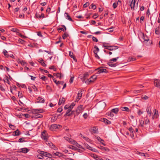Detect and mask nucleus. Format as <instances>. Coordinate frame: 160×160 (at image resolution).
<instances>
[{
  "mask_svg": "<svg viewBox=\"0 0 160 160\" xmlns=\"http://www.w3.org/2000/svg\"><path fill=\"white\" fill-rule=\"evenodd\" d=\"M109 43H106V42L103 43V47L105 48L108 49L110 51L115 50L118 49V46H108V45H105V44H108Z\"/></svg>",
  "mask_w": 160,
  "mask_h": 160,
  "instance_id": "f257e3e1",
  "label": "nucleus"
},
{
  "mask_svg": "<svg viewBox=\"0 0 160 160\" xmlns=\"http://www.w3.org/2000/svg\"><path fill=\"white\" fill-rule=\"evenodd\" d=\"M41 137L43 140L45 141L48 140V136L46 131L44 130L42 132Z\"/></svg>",
  "mask_w": 160,
  "mask_h": 160,
  "instance_id": "f03ea898",
  "label": "nucleus"
},
{
  "mask_svg": "<svg viewBox=\"0 0 160 160\" xmlns=\"http://www.w3.org/2000/svg\"><path fill=\"white\" fill-rule=\"evenodd\" d=\"M64 138L65 140L68 141L71 144H72L73 145H75L77 144V143L75 140H73V139L71 138H69L67 137H64Z\"/></svg>",
  "mask_w": 160,
  "mask_h": 160,
  "instance_id": "7ed1b4c3",
  "label": "nucleus"
},
{
  "mask_svg": "<svg viewBox=\"0 0 160 160\" xmlns=\"http://www.w3.org/2000/svg\"><path fill=\"white\" fill-rule=\"evenodd\" d=\"M95 70L98 71V73H107L108 72L106 70V69L103 68L102 67L99 68L95 69Z\"/></svg>",
  "mask_w": 160,
  "mask_h": 160,
  "instance_id": "20e7f679",
  "label": "nucleus"
},
{
  "mask_svg": "<svg viewBox=\"0 0 160 160\" xmlns=\"http://www.w3.org/2000/svg\"><path fill=\"white\" fill-rule=\"evenodd\" d=\"M45 143L48 146H50L51 148L54 150H56L57 148L55 146L53 145L51 142L48 141V140L45 141Z\"/></svg>",
  "mask_w": 160,
  "mask_h": 160,
  "instance_id": "39448f33",
  "label": "nucleus"
},
{
  "mask_svg": "<svg viewBox=\"0 0 160 160\" xmlns=\"http://www.w3.org/2000/svg\"><path fill=\"white\" fill-rule=\"evenodd\" d=\"M8 76L6 75L4 77L3 81L5 84H8L9 85L10 84L9 80L10 78V76L9 75H8Z\"/></svg>",
  "mask_w": 160,
  "mask_h": 160,
  "instance_id": "423d86ee",
  "label": "nucleus"
},
{
  "mask_svg": "<svg viewBox=\"0 0 160 160\" xmlns=\"http://www.w3.org/2000/svg\"><path fill=\"white\" fill-rule=\"evenodd\" d=\"M40 153L43 156H45L46 157H52V155L49 153H48L46 152H45L43 151H40Z\"/></svg>",
  "mask_w": 160,
  "mask_h": 160,
  "instance_id": "0eeeda50",
  "label": "nucleus"
},
{
  "mask_svg": "<svg viewBox=\"0 0 160 160\" xmlns=\"http://www.w3.org/2000/svg\"><path fill=\"white\" fill-rule=\"evenodd\" d=\"M74 111H72V109H70V108L67 109L66 112V113L65 115L67 116H70L71 115L74 114Z\"/></svg>",
  "mask_w": 160,
  "mask_h": 160,
  "instance_id": "6e6552de",
  "label": "nucleus"
},
{
  "mask_svg": "<svg viewBox=\"0 0 160 160\" xmlns=\"http://www.w3.org/2000/svg\"><path fill=\"white\" fill-rule=\"evenodd\" d=\"M154 85L156 87L160 88V80L155 79L154 80Z\"/></svg>",
  "mask_w": 160,
  "mask_h": 160,
  "instance_id": "1a4fd4ad",
  "label": "nucleus"
},
{
  "mask_svg": "<svg viewBox=\"0 0 160 160\" xmlns=\"http://www.w3.org/2000/svg\"><path fill=\"white\" fill-rule=\"evenodd\" d=\"M84 145L85 148L91 150V151L94 152H96V149L95 148L91 147L90 146H89L87 144L84 143Z\"/></svg>",
  "mask_w": 160,
  "mask_h": 160,
  "instance_id": "9d476101",
  "label": "nucleus"
},
{
  "mask_svg": "<svg viewBox=\"0 0 160 160\" xmlns=\"http://www.w3.org/2000/svg\"><path fill=\"white\" fill-rule=\"evenodd\" d=\"M13 136H18L20 134V132L18 129H17L16 131L11 132V133Z\"/></svg>",
  "mask_w": 160,
  "mask_h": 160,
  "instance_id": "9b49d317",
  "label": "nucleus"
},
{
  "mask_svg": "<svg viewBox=\"0 0 160 160\" xmlns=\"http://www.w3.org/2000/svg\"><path fill=\"white\" fill-rule=\"evenodd\" d=\"M82 90H80L78 91L77 96L76 100L78 101L81 99L82 95Z\"/></svg>",
  "mask_w": 160,
  "mask_h": 160,
  "instance_id": "f8f14e48",
  "label": "nucleus"
},
{
  "mask_svg": "<svg viewBox=\"0 0 160 160\" xmlns=\"http://www.w3.org/2000/svg\"><path fill=\"white\" fill-rule=\"evenodd\" d=\"M52 156H57L59 157H61L63 156V154L62 153L59 152H53L52 154Z\"/></svg>",
  "mask_w": 160,
  "mask_h": 160,
  "instance_id": "ddd939ff",
  "label": "nucleus"
},
{
  "mask_svg": "<svg viewBox=\"0 0 160 160\" xmlns=\"http://www.w3.org/2000/svg\"><path fill=\"white\" fill-rule=\"evenodd\" d=\"M44 99L41 97H39L37 99V102L38 103H44Z\"/></svg>",
  "mask_w": 160,
  "mask_h": 160,
  "instance_id": "4468645a",
  "label": "nucleus"
},
{
  "mask_svg": "<svg viewBox=\"0 0 160 160\" xmlns=\"http://www.w3.org/2000/svg\"><path fill=\"white\" fill-rule=\"evenodd\" d=\"M82 105H80L78 107L77 109L76 110V112L77 114H78L80 113V111L82 109Z\"/></svg>",
  "mask_w": 160,
  "mask_h": 160,
  "instance_id": "2eb2a0df",
  "label": "nucleus"
},
{
  "mask_svg": "<svg viewBox=\"0 0 160 160\" xmlns=\"http://www.w3.org/2000/svg\"><path fill=\"white\" fill-rule=\"evenodd\" d=\"M65 101V98H60L58 102V105H61L62 104L64 103Z\"/></svg>",
  "mask_w": 160,
  "mask_h": 160,
  "instance_id": "dca6fc26",
  "label": "nucleus"
},
{
  "mask_svg": "<svg viewBox=\"0 0 160 160\" xmlns=\"http://www.w3.org/2000/svg\"><path fill=\"white\" fill-rule=\"evenodd\" d=\"M136 1L135 0H132V2L130 4V8L132 9L133 10L134 9L135 4Z\"/></svg>",
  "mask_w": 160,
  "mask_h": 160,
  "instance_id": "f3484780",
  "label": "nucleus"
},
{
  "mask_svg": "<svg viewBox=\"0 0 160 160\" xmlns=\"http://www.w3.org/2000/svg\"><path fill=\"white\" fill-rule=\"evenodd\" d=\"M20 152L26 153L28 152L29 150L27 148H23L21 149L20 150Z\"/></svg>",
  "mask_w": 160,
  "mask_h": 160,
  "instance_id": "a211bd4d",
  "label": "nucleus"
},
{
  "mask_svg": "<svg viewBox=\"0 0 160 160\" xmlns=\"http://www.w3.org/2000/svg\"><path fill=\"white\" fill-rule=\"evenodd\" d=\"M65 17L66 18L69 20L73 22V21L71 18L70 16L68 15V13L67 12H65L64 14Z\"/></svg>",
  "mask_w": 160,
  "mask_h": 160,
  "instance_id": "6ab92c4d",
  "label": "nucleus"
},
{
  "mask_svg": "<svg viewBox=\"0 0 160 160\" xmlns=\"http://www.w3.org/2000/svg\"><path fill=\"white\" fill-rule=\"evenodd\" d=\"M11 31L13 32H16V35L19 34V30L17 28H12L11 29Z\"/></svg>",
  "mask_w": 160,
  "mask_h": 160,
  "instance_id": "aec40b11",
  "label": "nucleus"
},
{
  "mask_svg": "<svg viewBox=\"0 0 160 160\" xmlns=\"http://www.w3.org/2000/svg\"><path fill=\"white\" fill-rule=\"evenodd\" d=\"M57 126L56 124L52 125L50 127V129L52 131H53L54 129L57 128Z\"/></svg>",
  "mask_w": 160,
  "mask_h": 160,
  "instance_id": "412c9836",
  "label": "nucleus"
},
{
  "mask_svg": "<svg viewBox=\"0 0 160 160\" xmlns=\"http://www.w3.org/2000/svg\"><path fill=\"white\" fill-rule=\"evenodd\" d=\"M119 109L118 108H115L112 109L111 111L112 113L117 114L119 111Z\"/></svg>",
  "mask_w": 160,
  "mask_h": 160,
  "instance_id": "4be33fe9",
  "label": "nucleus"
},
{
  "mask_svg": "<svg viewBox=\"0 0 160 160\" xmlns=\"http://www.w3.org/2000/svg\"><path fill=\"white\" fill-rule=\"evenodd\" d=\"M142 38L144 40V42H148L149 40V39L148 36L146 35H144V34H143Z\"/></svg>",
  "mask_w": 160,
  "mask_h": 160,
  "instance_id": "5701e85b",
  "label": "nucleus"
},
{
  "mask_svg": "<svg viewBox=\"0 0 160 160\" xmlns=\"http://www.w3.org/2000/svg\"><path fill=\"white\" fill-rule=\"evenodd\" d=\"M35 112L38 114V113H42L43 112V110L41 109H35L34 111Z\"/></svg>",
  "mask_w": 160,
  "mask_h": 160,
  "instance_id": "b1692460",
  "label": "nucleus"
},
{
  "mask_svg": "<svg viewBox=\"0 0 160 160\" xmlns=\"http://www.w3.org/2000/svg\"><path fill=\"white\" fill-rule=\"evenodd\" d=\"M108 65L111 67H115L117 66L116 63H112V62H109L108 63Z\"/></svg>",
  "mask_w": 160,
  "mask_h": 160,
  "instance_id": "393cba45",
  "label": "nucleus"
},
{
  "mask_svg": "<svg viewBox=\"0 0 160 160\" xmlns=\"http://www.w3.org/2000/svg\"><path fill=\"white\" fill-rule=\"evenodd\" d=\"M103 122L106 124H109L111 123V122L107 119L103 118L102 119Z\"/></svg>",
  "mask_w": 160,
  "mask_h": 160,
  "instance_id": "a878e982",
  "label": "nucleus"
},
{
  "mask_svg": "<svg viewBox=\"0 0 160 160\" xmlns=\"http://www.w3.org/2000/svg\"><path fill=\"white\" fill-rule=\"evenodd\" d=\"M144 120L145 124L146 125H148V123L150 122V120L148 118V117L147 116L145 117L144 118Z\"/></svg>",
  "mask_w": 160,
  "mask_h": 160,
  "instance_id": "bb28decb",
  "label": "nucleus"
},
{
  "mask_svg": "<svg viewBox=\"0 0 160 160\" xmlns=\"http://www.w3.org/2000/svg\"><path fill=\"white\" fill-rule=\"evenodd\" d=\"M155 112L154 113V114L152 117L153 119H154V117H155L156 118H157L158 116V111H156V109L154 110Z\"/></svg>",
  "mask_w": 160,
  "mask_h": 160,
  "instance_id": "cd10ccee",
  "label": "nucleus"
},
{
  "mask_svg": "<svg viewBox=\"0 0 160 160\" xmlns=\"http://www.w3.org/2000/svg\"><path fill=\"white\" fill-rule=\"evenodd\" d=\"M39 62L42 65V66H46V64L44 63L43 60L42 59H39Z\"/></svg>",
  "mask_w": 160,
  "mask_h": 160,
  "instance_id": "c85d7f7f",
  "label": "nucleus"
},
{
  "mask_svg": "<svg viewBox=\"0 0 160 160\" xmlns=\"http://www.w3.org/2000/svg\"><path fill=\"white\" fill-rule=\"evenodd\" d=\"M80 136L82 138H83L84 139H85V140H86L87 141L89 142V138H88L87 137H85L83 135L80 134Z\"/></svg>",
  "mask_w": 160,
  "mask_h": 160,
  "instance_id": "c756f323",
  "label": "nucleus"
},
{
  "mask_svg": "<svg viewBox=\"0 0 160 160\" xmlns=\"http://www.w3.org/2000/svg\"><path fill=\"white\" fill-rule=\"evenodd\" d=\"M119 58V57H117L116 58H112L111 59H110L109 60V61L111 62H112V63L113 62H115L117 61V59H118Z\"/></svg>",
  "mask_w": 160,
  "mask_h": 160,
  "instance_id": "7c9ffc66",
  "label": "nucleus"
},
{
  "mask_svg": "<svg viewBox=\"0 0 160 160\" xmlns=\"http://www.w3.org/2000/svg\"><path fill=\"white\" fill-rule=\"evenodd\" d=\"M146 111L148 114H149L150 116L152 112L151 111L150 108L149 107H147Z\"/></svg>",
  "mask_w": 160,
  "mask_h": 160,
  "instance_id": "2f4dec72",
  "label": "nucleus"
},
{
  "mask_svg": "<svg viewBox=\"0 0 160 160\" xmlns=\"http://www.w3.org/2000/svg\"><path fill=\"white\" fill-rule=\"evenodd\" d=\"M94 48L96 49L95 50H94L93 52L94 53H98L99 51V49L97 46H94Z\"/></svg>",
  "mask_w": 160,
  "mask_h": 160,
  "instance_id": "473e14b6",
  "label": "nucleus"
},
{
  "mask_svg": "<svg viewBox=\"0 0 160 160\" xmlns=\"http://www.w3.org/2000/svg\"><path fill=\"white\" fill-rule=\"evenodd\" d=\"M128 130L130 132V134L131 135H133V136H134L133 132H134V130L133 129V128L132 127H131L129 128Z\"/></svg>",
  "mask_w": 160,
  "mask_h": 160,
  "instance_id": "72a5a7b5",
  "label": "nucleus"
},
{
  "mask_svg": "<svg viewBox=\"0 0 160 160\" xmlns=\"http://www.w3.org/2000/svg\"><path fill=\"white\" fill-rule=\"evenodd\" d=\"M53 80L54 82L57 85L59 84V83H62V84H63V82H62L60 81H57V80H55L54 79H53Z\"/></svg>",
  "mask_w": 160,
  "mask_h": 160,
  "instance_id": "f704fd0d",
  "label": "nucleus"
},
{
  "mask_svg": "<svg viewBox=\"0 0 160 160\" xmlns=\"http://www.w3.org/2000/svg\"><path fill=\"white\" fill-rule=\"evenodd\" d=\"M94 81L92 78H90L89 79L87 80L86 82V83L89 84V82H93Z\"/></svg>",
  "mask_w": 160,
  "mask_h": 160,
  "instance_id": "c9c22d12",
  "label": "nucleus"
},
{
  "mask_svg": "<svg viewBox=\"0 0 160 160\" xmlns=\"http://www.w3.org/2000/svg\"><path fill=\"white\" fill-rule=\"evenodd\" d=\"M121 108V110L123 111H125L127 112H128L129 111V109L128 108L126 107H122Z\"/></svg>",
  "mask_w": 160,
  "mask_h": 160,
  "instance_id": "e433bc0d",
  "label": "nucleus"
},
{
  "mask_svg": "<svg viewBox=\"0 0 160 160\" xmlns=\"http://www.w3.org/2000/svg\"><path fill=\"white\" fill-rule=\"evenodd\" d=\"M3 53L5 57L7 58L8 57L9 55L8 54V52L6 50H4L3 51Z\"/></svg>",
  "mask_w": 160,
  "mask_h": 160,
  "instance_id": "4c0bfd02",
  "label": "nucleus"
},
{
  "mask_svg": "<svg viewBox=\"0 0 160 160\" xmlns=\"http://www.w3.org/2000/svg\"><path fill=\"white\" fill-rule=\"evenodd\" d=\"M37 158L38 159H43L44 158V157L40 153L37 155Z\"/></svg>",
  "mask_w": 160,
  "mask_h": 160,
  "instance_id": "58836bf2",
  "label": "nucleus"
},
{
  "mask_svg": "<svg viewBox=\"0 0 160 160\" xmlns=\"http://www.w3.org/2000/svg\"><path fill=\"white\" fill-rule=\"evenodd\" d=\"M144 121L143 120H141L140 121V125L142 127H144Z\"/></svg>",
  "mask_w": 160,
  "mask_h": 160,
  "instance_id": "ea45409f",
  "label": "nucleus"
},
{
  "mask_svg": "<svg viewBox=\"0 0 160 160\" xmlns=\"http://www.w3.org/2000/svg\"><path fill=\"white\" fill-rule=\"evenodd\" d=\"M18 63H20L22 65H24V64H25V62L23 61V60L21 61L20 59L18 60Z\"/></svg>",
  "mask_w": 160,
  "mask_h": 160,
  "instance_id": "a19ab883",
  "label": "nucleus"
},
{
  "mask_svg": "<svg viewBox=\"0 0 160 160\" xmlns=\"http://www.w3.org/2000/svg\"><path fill=\"white\" fill-rule=\"evenodd\" d=\"M68 34L66 33H64L62 35V37L63 39H65L68 36Z\"/></svg>",
  "mask_w": 160,
  "mask_h": 160,
  "instance_id": "79ce46f5",
  "label": "nucleus"
},
{
  "mask_svg": "<svg viewBox=\"0 0 160 160\" xmlns=\"http://www.w3.org/2000/svg\"><path fill=\"white\" fill-rule=\"evenodd\" d=\"M155 33L157 34H159L160 33L159 29L158 28H156L155 30Z\"/></svg>",
  "mask_w": 160,
  "mask_h": 160,
  "instance_id": "37998d69",
  "label": "nucleus"
},
{
  "mask_svg": "<svg viewBox=\"0 0 160 160\" xmlns=\"http://www.w3.org/2000/svg\"><path fill=\"white\" fill-rule=\"evenodd\" d=\"M49 68L50 69H53L54 71H56L57 68L54 66L52 65L50 66Z\"/></svg>",
  "mask_w": 160,
  "mask_h": 160,
  "instance_id": "c03bdc74",
  "label": "nucleus"
},
{
  "mask_svg": "<svg viewBox=\"0 0 160 160\" xmlns=\"http://www.w3.org/2000/svg\"><path fill=\"white\" fill-rule=\"evenodd\" d=\"M89 5V2H86L85 4L83 5V7L85 8L87 7Z\"/></svg>",
  "mask_w": 160,
  "mask_h": 160,
  "instance_id": "a18cd8bd",
  "label": "nucleus"
},
{
  "mask_svg": "<svg viewBox=\"0 0 160 160\" xmlns=\"http://www.w3.org/2000/svg\"><path fill=\"white\" fill-rule=\"evenodd\" d=\"M69 55L71 58H73L74 60H75L74 58V56L73 55V53L71 51L69 52Z\"/></svg>",
  "mask_w": 160,
  "mask_h": 160,
  "instance_id": "49530a36",
  "label": "nucleus"
},
{
  "mask_svg": "<svg viewBox=\"0 0 160 160\" xmlns=\"http://www.w3.org/2000/svg\"><path fill=\"white\" fill-rule=\"evenodd\" d=\"M75 103L74 102L72 103L70 105H69L70 109H72L75 105Z\"/></svg>",
  "mask_w": 160,
  "mask_h": 160,
  "instance_id": "de8ad7c7",
  "label": "nucleus"
},
{
  "mask_svg": "<svg viewBox=\"0 0 160 160\" xmlns=\"http://www.w3.org/2000/svg\"><path fill=\"white\" fill-rule=\"evenodd\" d=\"M92 132L94 133H97L98 132V130L96 128L94 127L92 129Z\"/></svg>",
  "mask_w": 160,
  "mask_h": 160,
  "instance_id": "09e8293b",
  "label": "nucleus"
},
{
  "mask_svg": "<svg viewBox=\"0 0 160 160\" xmlns=\"http://www.w3.org/2000/svg\"><path fill=\"white\" fill-rule=\"evenodd\" d=\"M68 148H70L72 150H75L77 148L75 147H74L72 145H70L68 147Z\"/></svg>",
  "mask_w": 160,
  "mask_h": 160,
  "instance_id": "8fccbe9b",
  "label": "nucleus"
},
{
  "mask_svg": "<svg viewBox=\"0 0 160 160\" xmlns=\"http://www.w3.org/2000/svg\"><path fill=\"white\" fill-rule=\"evenodd\" d=\"M40 78L43 81H45L46 79H47V78L44 75L42 76Z\"/></svg>",
  "mask_w": 160,
  "mask_h": 160,
  "instance_id": "3c124183",
  "label": "nucleus"
},
{
  "mask_svg": "<svg viewBox=\"0 0 160 160\" xmlns=\"http://www.w3.org/2000/svg\"><path fill=\"white\" fill-rule=\"evenodd\" d=\"M97 76L95 75H92L91 77V78H92L93 79V80H94V81L95 80L97 79Z\"/></svg>",
  "mask_w": 160,
  "mask_h": 160,
  "instance_id": "603ef678",
  "label": "nucleus"
},
{
  "mask_svg": "<svg viewBox=\"0 0 160 160\" xmlns=\"http://www.w3.org/2000/svg\"><path fill=\"white\" fill-rule=\"evenodd\" d=\"M75 145H76L78 147V148H81V149H84V148L82 147L78 143H77V144Z\"/></svg>",
  "mask_w": 160,
  "mask_h": 160,
  "instance_id": "864d4df0",
  "label": "nucleus"
},
{
  "mask_svg": "<svg viewBox=\"0 0 160 160\" xmlns=\"http://www.w3.org/2000/svg\"><path fill=\"white\" fill-rule=\"evenodd\" d=\"M11 58H12L13 59H14V60H13V61H15L17 60V58H15V56H14L13 54H11Z\"/></svg>",
  "mask_w": 160,
  "mask_h": 160,
  "instance_id": "5fc2aeb1",
  "label": "nucleus"
},
{
  "mask_svg": "<svg viewBox=\"0 0 160 160\" xmlns=\"http://www.w3.org/2000/svg\"><path fill=\"white\" fill-rule=\"evenodd\" d=\"M90 7H91V8L94 9H95L96 8V6L95 5H93V4L91 5Z\"/></svg>",
  "mask_w": 160,
  "mask_h": 160,
  "instance_id": "6e6d98bb",
  "label": "nucleus"
},
{
  "mask_svg": "<svg viewBox=\"0 0 160 160\" xmlns=\"http://www.w3.org/2000/svg\"><path fill=\"white\" fill-rule=\"evenodd\" d=\"M142 98L143 99L146 100L148 98V97L146 95H142Z\"/></svg>",
  "mask_w": 160,
  "mask_h": 160,
  "instance_id": "4d7b16f0",
  "label": "nucleus"
},
{
  "mask_svg": "<svg viewBox=\"0 0 160 160\" xmlns=\"http://www.w3.org/2000/svg\"><path fill=\"white\" fill-rule=\"evenodd\" d=\"M23 139H24V138H19L18 140V142H24V141L23 140Z\"/></svg>",
  "mask_w": 160,
  "mask_h": 160,
  "instance_id": "13d9d810",
  "label": "nucleus"
},
{
  "mask_svg": "<svg viewBox=\"0 0 160 160\" xmlns=\"http://www.w3.org/2000/svg\"><path fill=\"white\" fill-rule=\"evenodd\" d=\"M18 41L20 43L22 44L24 42V40H22V39L20 38L19 39H18Z\"/></svg>",
  "mask_w": 160,
  "mask_h": 160,
  "instance_id": "bf43d9fd",
  "label": "nucleus"
},
{
  "mask_svg": "<svg viewBox=\"0 0 160 160\" xmlns=\"http://www.w3.org/2000/svg\"><path fill=\"white\" fill-rule=\"evenodd\" d=\"M70 108L69 105H66L64 107V109L65 110L68 109Z\"/></svg>",
  "mask_w": 160,
  "mask_h": 160,
  "instance_id": "052dcab7",
  "label": "nucleus"
},
{
  "mask_svg": "<svg viewBox=\"0 0 160 160\" xmlns=\"http://www.w3.org/2000/svg\"><path fill=\"white\" fill-rule=\"evenodd\" d=\"M141 92V90H135L133 91V92L135 94H137L140 93Z\"/></svg>",
  "mask_w": 160,
  "mask_h": 160,
  "instance_id": "680f3d73",
  "label": "nucleus"
},
{
  "mask_svg": "<svg viewBox=\"0 0 160 160\" xmlns=\"http://www.w3.org/2000/svg\"><path fill=\"white\" fill-rule=\"evenodd\" d=\"M18 96L19 98H22V93L20 92H18Z\"/></svg>",
  "mask_w": 160,
  "mask_h": 160,
  "instance_id": "e2e57ef3",
  "label": "nucleus"
},
{
  "mask_svg": "<svg viewBox=\"0 0 160 160\" xmlns=\"http://www.w3.org/2000/svg\"><path fill=\"white\" fill-rule=\"evenodd\" d=\"M117 3H116V2H114L113 4V8L115 9L116 8V7L117 6Z\"/></svg>",
  "mask_w": 160,
  "mask_h": 160,
  "instance_id": "0e129e2a",
  "label": "nucleus"
},
{
  "mask_svg": "<svg viewBox=\"0 0 160 160\" xmlns=\"http://www.w3.org/2000/svg\"><path fill=\"white\" fill-rule=\"evenodd\" d=\"M92 39L93 41H95L96 42H98V39L94 37H92Z\"/></svg>",
  "mask_w": 160,
  "mask_h": 160,
  "instance_id": "69168bd1",
  "label": "nucleus"
},
{
  "mask_svg": "<svg viewBox=\"0 0 160 160\" xmlns=\"http://www.w3.org/2000/svg\"><path fill=\"white\" fill-rule=\"evenodd\" d=\"M96 160H103V159L100 158V157L98 156H96Z\"/></svg>",
  "mask_w": 160,
  "mask_h": 160,
  "instance_id": "338daca9",
  "label": "nucleus"
},
{
  "mask_svg": "<svg viewBox=\"0 0 160 160\" xmlns=\"http://www.w3.org/2000/svg\"><path fill=\"white\" fill-rule=\"evenodd\" d=\"M95 54V57L96 58H98V59H100V57H99L97 53H94Z\"/></svg>",
  "mask_w": 160,
  "mask_h": 160,
  "instance_id": "774afa93",
  "label": "nucleus"
}]
</instances>
